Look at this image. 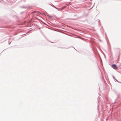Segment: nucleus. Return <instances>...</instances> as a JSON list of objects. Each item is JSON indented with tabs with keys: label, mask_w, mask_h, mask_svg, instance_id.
Returning <instances> with one entry per match:
<instances>
[{
	"label": "nucleus",
	"mask_w": 121,
	"mask_h": 121,
	"mask_svg": "<svg viewBox=\"0 0 121 121\" xmlns=\"http://www.w3.org/2000/svg\"><path fill=\"white\" fill-rule=\"evenodd\" d=\"M112 67L115 69H117V67L116 65H112Z\"/></svg>",
	"instance_id": "obj_1"
}]
</instances>
